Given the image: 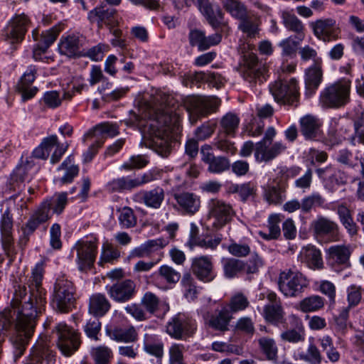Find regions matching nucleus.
Instances as JSON below:
<instances>
[{
	"label": "nucleus",
	"mask_w": 364,
	"mask_h": 364,
	"mask_svg": "<svg viewBox=\"0 0 364 364\" xmlns=\"http://www.w3.org/2000/svg\"><path fill=\"white\" fill-rule=\"evenodd\" d=\"M68 201L67 193H60L43 201L31 215L23 228L26 235L32 234L38 226L48 221L53 213L60 214Z\"/></svg>",
	"instance_id": "nucleus-1"
},
{
	"label": "nucleus",
	"mask_w": 364,
	"mask_h": 364,
	"mask_svg": "<svg viewBox=\"0 0 364 364\" xmlns=\"http://www.w3.org/2000/svg\"><path fill=\"white\" fill-rule=\"evenodd\" d=\"M351 80L342 78L328 84L320 92L319 104L323 108L338 109L350 101Z\"/></svg>",
	"instance_id": "nucleus-2"
},
{
	"label": "nucleus",
	"mask_w": 364,
	"mask_h": 364,
	"mask_svg": "<svg viewBox=\"0 0 364 364\" xmlns=\"http://www.w3.org/2000/svg\"><path fill=\"white\" fill-rule=\"evenodd\" d=\"M76 289L72 281L65 276L56 279L50 296L53 308L60 313H68L74 306L76 301Z\"/></svg>",
	"instance_id": "nucleus-3"
},
{
	"label": "nucleus",
	"mask_w": 364,
	"mask_h": 364,
	"mask_svg": "<svg viewBox=\"0 0 364 364\" xmlns=\"http://www.w3.org/2000/svg\"><path fill=\"white\" fill-rule=\"evenodd\" d=\"M220 104L221 100L215 96H192L184 102L192 124H196L202 117L215 112Z\"/></svg>",
	"instance_id": "nucleus-4"
},
{
	"label": "nucleus",
	"mask_w": 364,
	"mask_h": 364,
	"mask_svg": "<svg viewBox=\"0 0 364 364\" xmlns=\"http://www.w3.org/2000/svg\"><path fill=\"white\" fill-rule=\"evenodd\" d=\"M269 91L278 103L294 107L299 103V85L294 77L274 81L269 85Z\"/></svg>",
	"instance_id": "nucleus-5"
},
{
	"label": "nucleus",
	"mask_w": 364,
	"mask_h": 364,
	"mask_svg": "<svg viewBox=\"0 0 364 364\" xmlns=\"http://www.w3.org/2000/svg\"><path fill=\"white\" fill-rule=\"evenodd\" d=\"M277 284L285 296L296 297L304 291L309 282L302 273L289 269L279 273Z\"/></svg>",
	"instance_id": "nucleus-6"
},
{
	"label": "nucleus",
	"mask_w": 364,
	"mask_h": 364,
	"mask_svg": "<svg viewBox=\"0 0 364 364\" xmlns=\"http://www.w3.org/2000/svg\"><path fill=\"white\" fill-rule=\"evenodd\" d=\"M76 252L75 262L80 272H87L94 265L97 255V239L91 235L77 241L72 249Z\"/></svg>",
	"instance_id": "nucleus-7"
},
{
	"label": "nucleus",
	"mask_w": 364,
	"mask_h": 364,
	"mask_svg": "<svg viewBox=\"0 0 364 364\" xmlns=\"http://www.w3.org/2000/svg\"><path fill=\"white\" fill-rule=\"evenodd\" d=\"M207 220L215 229H220L235 215L232 205L218 198H210L207 205Z\"/></svg>",
	"instance_id": "nucleus-8"
},
{
	"label": "nucleus",
	"mask_w": 364,
	"mask_h": 364,
	"mask_svg": "<svg viewBox=\"0 0 364 364\" xmlns=\"http://www.w3.org/2000/svg\"><path fill=\"white\" fill-rule=\"evenodd\" d=\"M54 331L58 336V348L64 355L70 356L79 349L81 338L78 331L65 323L56 324Z\"/></svg>",
	"instance_id": "nucleus-9"
},
{
	"label": "nucleus",
	"mask_w": 364,
	"mask_h": 364,
	"mask_svg": "<svg viewBox=\"0 0 364 364\" xmlns=\"http://www.w3.org/2000/svg\"><path fill=\"white\" fill-rule=\"evenodd\" d=\"M30 25V19L24 14H16L7 23L3 32L4 40L14 46L22 43Z\"/></svg>",
	"instance_id": "nucleus-10"
},
{
	"label": "nucleus",
	"mask_w": 364,
	"mask_h": 364,
	"mask_svg": "<svg viewBox=\"0 0 364 364\" xmlns=\"http://www.w3.org/2000/svg\"><path fill=\"white\" fill-rule=\"evenodd\" d=\"M69 146L68 142L60 143L55 134L44 138L40 145L33 151V156L36 159H46L53 148L55 151L50 157V163H58Z\"/></svg>",
	"instance_id": "nucleus-11"
},
{
	"label": "nucleus",
	"mask_w": 364,
	"mask_h": 364,
	"mask_svg": "<svg viewBox=\"0 0 364 364\" xmlns=\"http://www.w3.org/2000/svg\"><path fill=\"white\" fill-rule=\"evenodd\" d=\"M267 66L255 53L244 55V64L241 67L240 74L243 79L250 83L262 82L266 80Z\"/></svg>",
	"instance_id": "nucleus-12"
},
{
	"label": "nucleus",
	"mask_w": 364,
	"mask_h": 364,
	"mask_svg": "<svg viewBox=\"0 0 364 364\" xmlns=\"http://www.w3.org/2000/svg\"><path fill=\"white\" fill-rule=\"evenodd\" d=\"M196 329L195 321L185 314L175 315L168 322L166 332L172 338L178 340L186 339L192 336Z\"/></svg>",
	"instance_id": "nucleus-13"
},
{
	"label": "nucleus",
	"mask_w": 364,
	"mask_h": 364,
	"mask_svg": "<svg viewBox=\"0 0 364 364\" xmlns=\"http://www.w3.org/2000/svg\"><path fill=\"white\" fill-rule=\"evenodd\" d=\"M60 29L58 26H53L50 29L39 33L37 28L33 30L32 38L36 44L33 49V55L35 60H39L42 54L47 52L48 48L55 41Z\"/></svg>",
	"instance_id": "nucleus-14"
},
{
	"label": "nucleus",
	"mask_w": 364,
	"mask_h": 364,
	"mask_svg": "<svg viewBox=\"0 0 364 364\" xmlns=\"http://www.w3.org/2000/svg\"><path fill=\"white\" fill-rule=\"evenodd\" d=\"M314 36L320 41L330 42L338 38L339 28L335 19L320 18L309 23Z\"/></svg>",
	"instance_id": "nucleus-15"
},
{
	"label": "nucleus",
	"mask_w": 364,
	"mask_h": 364,
	"mask_svg": "<svg viewBox=\"0 0 364 364\" xmlns=\"http://www.w3.org/2000/svg\"><path fill=\"white\" fill-rule=\"evenodd\" d=\"M87 19L92 23H97L99 28L106 26L108 28H114L119 24L117 10L106 6H97L87 14Z\"/></svg>",
	"instance_id": "nucleus-16"
},
{
	"label": "nucleus",
	"mask_w": 364,
	"mask_h": 364,
	"mask_svg": "<svg viewBox=\"0 0 364 364\" xmlns=\"http://www.w3.org/2000/svg\"><path fill=\"white\" fill-rule=\"evenodd\" d=\"M107 294L114 301L124 303L136 294V284L132 279H124L105 287Z\"/></svg>",
	"instance_id": "nucleus-17"
},
{
	"label": "nucleus",
	"mask_w": 364,
	"mask_h": 364,
	"mask_svg": "<svg viewBox=\"0 0 364 364\" xmlns=\"http://www.w3.org/2000/svg\"><path fill=\"white\" fill-rule=\"evenodd\" d=\"M31 360L33 364H41L46 360L47 364L55 363V352L51 349L50 341L46 336H41L31 348Z\"/></svg>",
	"instance_id": "nucleus-18"
},
{
	"label": "nucleus",
	"mask_w": 364,
	"mask_h": 364,
	"mask_svg": "<svg viewBox=\"0 0 364 364\" xmlns=\"http://www.w3.org/2000/svg\"><path fill=\"white\" fill-rule=\"evenodd\" d=\"M353 119L346 117H336L331 119L328 134L334 143H341L343 140L350 142V135L352 134Z\"/></svg>",
	"instance_id": "nucleus-19"
},
{
	"label": "nucleus",
	"mask_w": 364,
	"mask_h": 364,
	"mask_svg": "<svg viewBox=\"0 0 364 364\" xmlns=\"http://www.w3.org/2000/svg\"><path fill=\"white\" fill-rule=\"evenodd\" d=\"M191 270L196 278L203 282H210L216 277L212 257L209 256L203 255L193 258Z\"/></svg>",
	"instance_id": "nucleus-20"
},
{
	"label": "nucleus",
	"mask_w": 364,
	"mask_h": 364,
	"mask_svg": "<svg viewBox=\"0 0 364 364\" xmlns=\"http://www.w3.org/2000/svg\"><path fill=\"white\" fill-rule=\"evenodd\" d=\"M286 149L287 146L281 141L273 144L257 142L255 148V158L258 163H268L284 153Z\"/></svg>",
	"instance_id": "nucleus-21"
},
{
	"label": "nucleus",
	"mask_w": 364,
	"mask_h": 364,
	"mask_svg": "<svg viewBox=\"0 0 364 364\" xmlns=\"http://www.w3.org/2000/svg\"><path fill=\"white\" fill-rule=\"evenodd\" d=\"M203 318L205 326L209 328L216 331L225 332L229 330L232 316L228 308L223 306L220 310H215L213 314H204Z\"/></svg>",
	"instance_id": "nucleus-22"
},
{
	"label": "nucleus",
	"mask_w": 364,
	"mask_h": 364,
	"mask_svg": "<svg viewBox=\"0 0 364 364\" xmlns=\"http://www.w3.org/2000/svg\"><path fill=\"white\" fill-rule=\"evenodd\" d=\"M267 299L269 304L264 306V319L274 325L282 323L284 321V311L280 299L273 291L267 294Z\"/></svg>",
	"instance_id": "nucleus-23"
},
{
	"label": "nucleus",
	"mask_w": 364,
	"mask_h": 364,
	"mask_svg": "<svg viewBox=\"0 0 364 364\" xmlns=\"http://www.w3.org/2000/svg\"><path fill=\"white\" fill-rule=\"evenodd\" d=\"M322 60H317L309 68L306 69L304 74L305 95L311 97L316 92L323 80Z\"/></svg>",
	"instance_id": "nucleus-24"
},
{
	"label": "nucleus",
	"mask_w": 364,
	"mask_h": 364,
	"mask_svg": "<svg viewBox=\"0 0 364 364\" xmlns=\"http://www.w3.org/2000/svg\"><path fill=\"white\" fill-rule=\"evenodd\" d=\"M168 244V240L159 237L149 240L141 245L134 248L128 256L129 259L150 257L154 252L165 247Z\"/></svg>",
	"instance_id": "nucleus-25"
},
{
	"label": "nucleus",
	"mask_w": 364,
	"mask_h": 364,
	"mask_svg": "<svg viewBox=\"0 0 364 364\" xmlns=\"http://www.w3.org/2000/svg\"><path fill=\"white\" fill-rule=\"evenodd\" d=\"M173 198L180 209L187 215H193L200 210V198L194 193L186 191L176 193Z\"/></svg>",
	"instance_id": "nucleus-26"
},
{
	"label": "nucleus",
	"mask_w": 364,
	"mask_h": 364,
	"mask_svg": "<svg viewBox=\"0 0 364 364\" xmlns=\"http://www.w3.org/2000/svg\"><path fill=\"white\" fill-rule=\"evenodd\" d=\"M1 232L2 234V246L7 257L13 260V248L11 232L13 227L12 216L9 208H7L2 214L1 220Z\"/></svg>",
	"instance_id": "nucleus-27"
},
{
	"label": "nucleus",
	"mask_w": 364,
	"mask_h": 364,
	"mask_svg": "<svg viewBox=\"0 0 364 364\" xmlns=\"http://www.w3.org/2000/svg\"><path fill=\"white\" fill-rule=\"evenodd\" d=\"M198 8L214 29H217L225 24L224 14L219 6L212 4L209 0H205Z\"/></svg>",
	"instance_id": "nucleus-28"
},
{
	"label": "nucleus",
	"mask_w": 364,
	"mask_h": 364,
	"mask_svg": "<svg viewBox=\"0 0 364 364\" xmlns=\"http://www.w3.org/2000/svg\"><path fill=\"white\" fill-rule=\"evenodd\" d=\"M299 258L310 269H321L323 267L321 251L314 245H308L302 247Z\"/></svg>",
	"instance_id": "nucleus-29"
},
{
	"label": "nucleus",
	"mask_w": 364,
	"mask_h": 364,
	"mask_svg": "<svg viewBox=\"0 0 364 364\" xmlns=\"http://www.w3.org/2000/svg\"><path fill=\"white\" fill-rule=\"evenodd\" d=\"M111 303L104 294H92L89 299L88 313L96 318L105 316L111 309Z\"/></svg>",
	"instance_id": "nucleus-30"
},
{
	"label": "nucleus",
	"mask_w": 364,
	"mask_h": 364,
	"mask_svg": "<svg viewBox=\"0 0 364 364\" xmlns=\"http://www.w3.org/2000/svg\"><path fill=\"white\" fill-rule=\"evenodd\" d=\"M289 319L293 328L283 331L280 335L281 339L293 343L304 341L306 334L302 321L295 315L290 316Z\"/></svg>",
	"instance_id": "nucleus-31"
},
{
	"label": "nucleus",
	"mask_w": 364,
	"mask_h": 364,
	"mask_svg": "<svg viewBox=\"0 0 364 364\" xmlns=\"http://www.w3.org/2000/svg\"><path fill=\"white\" fill-rule=\"evenodd\" d=\"M80 38L76 35L62 36L58 43V50L61 55L69 58L82 56Z\"/></svg>",
	"instance_id": "nucleus-32"
},
{
	"label": "nucleus",
	"mask_w": 364,
	"mask_h": 364,
	"mask_svg": "<svg viewBox=\"0 0 364 364\" xmlns=\"http://www.w3.org/2000/svg\"><path fill=\"white\" fill-rule=\"evenodd\" d=\"M300 131L306 139H314L321 134V123L315 116L306 114L299 120Z\"/></svg>",
	"instance_id": "nucleus-33"
},
{
	"label": "nucleus",
	"mask_w": 364,
	"mask_h": 364,
	"mask_svg": "<svg viewBox=\"0 0 364 364\" xmlns=\"http://www.w3.org/2000/svg\"><path fill=\"white\" fill-rule=\"evenodd\" d=\"M106 335L117 342L133 343L137 340L138 334L134 326L122 328L121 326L107 327Z\"/></svg>",
	"instance_id": "nucleus-34"
},
{
	"label": "nucleus",
	"mask_w": 364,
	"mask_h": 364,
	"mask_svg": "<svg viewBox=\"0 0 364 364\" xmlns=\"http://www.w3.org/2000/svg\"><path fill=\"white\" fill-rule=\"evenodd\" d=\"M240 123L239 116L232 112L223 115L219 121L218 134L225 136L234 137Z\"/></svg>",
	"instance_id": "nucleus-35"
},
{
	"label": "nucleus",
	"mask_w": 364,
	"mask_h": 364,
	"mask_svg": "<svg viewBox=\"0 0 364 364\" xmlns=\"http://www.w3.org/2000/svg\"><path fill=\"white\" fill-rule=\"evenodd\" d=\"M281 18L284 26L289 31L296 33V38L301 41L304 38V25L302 21L296 15L287 11L282 12Z\"/></svg>",
	"instance_id": "nucleus-36"
},
{
	"label": "nucleus",
	"mask_w": 364,
	"mask_h": 364,
	"mask_svg": "<svg viewBox=\"0 0 364 364\" xmlns=\"http://www.w3.org/2000/svg\"><path fill=\"white\" fill-rule=\"evenodd\" d=\"M353 132L350 135V144L364 145V109L360 107L353 117Z\"/></svg>",
	"instance_id": "nucleus-37"
},
{
	"label": "nucleus",
	"mask_w": 364,
	"mask_h": 364,
	"mask_svg": "<svg viewBox=\"0 0 364 364\" xmlns=\"http://www.w3.org/2000/svg\"><path fill=\"white\" fill-rule=\"evenodd\" d=\"M327 260L331 264L349 266L350 250L345 245H333L327 250Z\"/></svg>",
	"instance_id": "nucleus-38"
},
{
	"label": "nucleus",
	"mask_w": 364,
	"mask_h": 364,
	"mask_svg": "<svg viewBox=\"0 0 364 364\" xmlns=\"http://www.w3.org/2000/svg\"><path fill=\"white\" fill-rule=\"evenodd\" d=\"M222 241V237L220 235H215L212 237H206L201 238L197 236L196 234L191 232L189 240L187 242V245L193 249L194 247L198 246L204 249H210L215 250L217 247L220 245Z\"/></svg>",
	"instance_id": "nucleus-39"
},
{
	"label": "nucleus",
	"mask_w": 364,
	"mask_h": 364,
	"mask_svg": "<svg viewBox=\"0 0 364 364\" xmlns=\"http://www.w3.org/2000/svg\"><path fill=\"white\" fill-rule=\"evenodd\" d=\"M165 198V191L161 186H156L149 191L142 192L144 203L149 208L158 209Z\"/></svg>",
	"instance_id": "nucleus-40"
},
{
	"label": "nucleus",
	"mask_w": 364,
	"mask_h": 364,
	"mask_svg": "<svg viewBox=\"0 0 364 364\" xmlns=\"http://www.w3.org/2000/svg\"><path fill=\"white\" fill-rule=\"evenodd\" d=\"M314 232L318 235H326L337 232L338 230V224L323 216H318L311 223Z\"/></svg>",
	"instance_id": "nucleus-41"
},
{
	"label": "nucleus",
	"mask_w": 364,
	"mask_h": 364,
	"mask_svg": "<svg viewBox=\"0 0 364 364\" xmlns=\"http://www.w3.org/2000/svg\"><path fill=\"white\" fill-rule=\"evenodd\" d=\"M281 222L280 215L278 214H272L269 216L267 220V228L269 232L259 231V235L265 240H277L281 235L279 223Z\"/></svg>",
	"instance_id": "nucleus-42"
},
{
	"label": "nucleus",
	"mask_w": 364,
	"mask_h": 364,
	"mask_svg": "<svg viewBox=\"0 0 364 364\" xmlns=\"http://www.w3.org/2000/svg\"><path fill=\"white\" fill-rule=\"evenodd\" d=\"M107 188L111 192H123L136 188V185L134 178L123 176L109 181L107 185Z\"/></svg>",
	"instance_id": "nucleus-43"
},
{
	"label": "nucleus",
	"mask_w": 364,
	"mask_h": 364,
	"mask_svg": "<svg viewBox=\"0 0 364 364\" xmlns=\"http://www.w3.org/2000/svg\"><path fill=\"white\" fill-rule=\"evenodd\" d=\"M260 21L259 18H252L247 16L240 20L239 29L248 38H256L259 33Z\"/></svg>",
	"instance_id": "nucleus-44"
},
{
	"label": "nucleus",
	"mask_w": 364,
	"mask_h": 364,
	"mask_svg": "<svg viewBox=\"0 0 364 364\" xmlns=\"http://www.w3.org/2000/svg\"><path fill=\"white\" fill-rule=\"evenodd\" d=\"M260 350L268 360H274L277 358L278 348L275 341L269 337H261L258 339Z\"/></svg>",
	"instance_id": "nucleus-45"
},
{
	"label": "nucleus",
	"mask_w": 364,
	"mask_h": 364,
	"mask_svg": "<svg viewBox=\"0 0 364 364\" xmlns=\"http://www.w3.org/2000/svg\"><path fill=\"white\" fill-rule=\"evenodd\" d=\"M223 265L224 274L227 278H233L245 268L244 262L235 258L223 259Z\"/></svg>",
	"instance_id": "nucleus-46"
},
{
	"label": "nucleus",
	"mask_w": 364,
	"mask_h": 364,
	"mask_svg": "<svg viewBox=\"0 0 364 364\" xmlns=\"http://www.w3.org/2000/svg\"><path fill=\"white\" fill-rule=\"evenodd\" d=\"M250 306V301L247 296L242 292H237L233 294L226 307L232 314L242 311Z\"/></svg>",
	"instance_id": "nucleus-47"
},
{
	"label": "nucleus",
	"mask_w": 364,
	"mask_h": 364,
	"mask_svg": "<svg viewBox=\"0 0 364 364\" xmlns=\"http://www.w3.org/2000/svg\"><path fill=\"white\" fill-rule=\"evenodd\" d=\"M62 169L65 170V173L61 178L58 179L60 184L71 183L79 173V167L74 164H71V159L70 157L66 159L58 168V170Z\"/></svg>",
	"instance_id": "nucleus-48"
},
{
	"label": "nucleus",
	"mask_w": 364,
	"mask_h": 364,
	"mask_svg": "<svg viewBox=\"0 0 364 364\" xmlns=\"http://www.w3.org/2000/svg\"><path fill=\"white\" fill-rule=\"evenodd\" d=\"M181 285L184 291V296L190 301H194L199 293V289L196 286L194 279L190 274L183 275L181 279Z\"/></svg>",
	"instance_id": "nucleus-49"
},
{
	"label": "nucleus",
	"mask_w": 364,
	"mask_h": 364,
	"mask_svg": "<svg viewBox=\"0 0 364 364\" xmlns=\"http://www.w3.org/2000/svg\"><path fill=\"white\" fill-rule=\"evenodd\" d=\"M223 8L235 18L241 20L247 16L245 6L237 0H220Z\"/></svg>",
	"instance_id": "nucleus-50"
},
{
	"label": "nucleus",
	"mask_w": 364,
	"mask_h": 364,
	"mask_svg": "<svg viewBox=\"0 0 364 364\" xmlns=\"http://www.w3.org/2000/svg\"><path fill=\"white\" fill-rule=\"evenodd\" d=\"M301 212L309 213L314 207H323L325 199L318 193H313L301 200Z\"/></svg>",
	"instance_id": "nucleus-51"
},
{
	"label": "nucleus",
	"mask_w": 364,
	"mask_h": 364,
	"mask_svg": "<svg viewBox=\"0 0 364 364\" xmlns=\"http://www.w3.org/2000/svg\"><path fill=\"white\" fill-rule=\"evenodd\" d=\"M179 121V116L176 113H173L169 111H164L163 113L157 117V122L159 124V129L162 131L166 132L172 127L177 124Z\"/></svg>",
	"instance_id": "nucleus-52"
},
{
	"label": "nucleus",
	"mask_w": 364,
	"mask_h": 364,
	"mask_svg": "<svg viewBox=\"0 0 364 364\" xmlns=\"http://www.w3.org/2000/svg\"><path fill=\"white\" fill-rule=\"evenodd\" d=\"M323 298L317 295L306 297L299 303L300 309L304 313L318 311L323 308Z\"/></svg>",
	"instance_id": "nucleus-53"
},
{
	"label": "nucleus",
	"mask_w": 364,
	"mask_h": 364,
	"mask_svg": "<svg viewBox=\"0 0 364 364\" xmlns=\"http://www.w3.org/2000/svg\"><path fill=\"white\" fill-rule=\"evenodd\" d=\"M216 127V122L212 120H208L195 129L194 136L198 141L206 140L213 134Z\"/></svg>",
	"instance_id": "nucleus-54"
},
{
	"label": "nucleus",
	"mask_w": 364,
	"mask_h": 364,
	"mask_svg": "<svg viewBox=\"0 0 364 364\" xmlns=\"http://www.w3.org/2000/svg\"><path fill=\"white\" fill-rule=\"evenodd\" d=\"M102 323L99 318L89 319L83 327L84 332L90 339L97 341L101 331Z\"/></svg>",
	"instance_id": "nucleus-55"
},
{
	"label": "nucleus",
	"mask_w": 364,
	"mask_h": 364,
	"mask_svg": "<svg viewBox=\"0 0 364 364\" xmlns=\"http://www.w3.org/2000/svg\"><path fill=\"white\" fill-rule=\"evenodd\" d=\"M92 355L95 364H109L112 358V350L105 346H100L93 348Z\"/></svg>",
	"instance_id": "nucleus-56"
},
{
	"label": "nucleus",
	"mask_w": 364,
	"mask_h": 364,
	"mask_svg": "<svg viewBox=\"0 0 364 364\" xmlns=\"http://www.w3.org/2000/svg\"><path fill=\"white\" fill-rule=\"evenodd\" d=\"M119 212V221L122 228H130L136 225V217L131 208L125 206Z\"/></svg>",
	"instance_id": "nucleus-57"
},
{
	"label": "nucleus",
	"mask_w": 364,
	"mask_h": 364,
	"mask_svg": "<svg viewBox=\"0 0 364 364\" xmlns=\"http://www.w3.org/2000/svg\"><path fill=\"white\" fill-rule=\"evenodd\" d=\"M160 301L159 297L151 291L146 292L141 299V304L151 314H154L159 309Z\"/></svg>",
	"instance_id": "nucleus-58"
},
{
	"label": "nucleus",
	"mask_w": 364,
	"mask_h": 364,
	"mask_svg": "<svg viewBox=\"0 0 364 364\" xmlns=\"http://www.w3.org/2000/svg\"><path fill=\"white\" fill-rule=\"evenodd\" d=\"M186 347L181 343H173L168 350L170 364H185L183 353Z\"/></svg>",
	"instance_id": "nucleus-59"
},
{
	"label": "nucleus",
	"mask_w": 364,
	"mask_h": 364,
	"mask_svg": "<svg viewBox=\"0 0 364 364\" xmlns=\"http://www.w3.org/2000/svg\"><path fill=\"white\" fill-rule=\"evenodd\" d=\"M151 146L153 149L162 157H167L171 152V144L167 138L156 136Z\"/></svg>",
	"instance_id": "nucleus-60"
},
{
	"label": "nucleus",
	"mask_w": 364,
	"mask_h": 364,
	"mask_svg": "<svg viewBox=\"0 0 364 364\" xmlns=\"http://www.w3.org/2000/svg\"><path fill=\"white\" fill-rule=\"evenodd\" d=\"M162 174L163 171L159 169L154 168L149 170L144 173L141 176L134 178L136 187L160 180L162 178Z\"/></svg>",
	"instance_id": "nucleus-61"
},
{
	"label": "nucleus",
	"mask_w": 364,
	"mask_h": 364,
	"mask_svg": "<svg viewBox=\"0 0 364 364\" xmlns=\"http://www.w3.org/2000/svg\"><path fill=\"white\" fill-rule=\"evenodd\" d=\"M159 275L168 284H176L181 278V273L168 265H162L158 270Z\"/></svg>",
	"instance_id": "nucleus-62"
},
{
	"label": "nucleus",
	"mask_w": 364,
	"mask_h": 364,
	"mask_svg": "<svg viewBox=\"0 0 364 364\" xmlns=\"http://www.w3.org/2000/svg\"><path fill=\"white\" fill-rule=\"evenodd\" d=\"M230 167L229 160L224 156H215L208 164V171L213 173H220Z\"/></svg>",
	"instance_id": "nucleus-63"
},
{
	"label": "nucleus",
	"mask_w": 364,
	"mask_h": 364,
	"mask_svg": "<svg viewBox=\"0 0 364 364\" xmlns=\"http://www.w3.org/2000/svg\"><path fill=\"white\" fill-rule=\"evenodd\" d=\"M266 200L272 204L281 203L285 198L284 191L277 186H269L264 193Z\"/></svg>",
	"instance_id": "nucleus-64"
}]
</instances>
